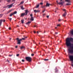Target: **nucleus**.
<instances>
[{
  "label": "nucleus",
  "instance_id": "obj_1",
  "mask_svg": "<svg viewBox=\"0 0 73 73\" xmlns=\"http://www.w3.org/2000/svg\"><path fill=\"white\" fill-rule=\"evenodd\" d=\"M71 41H73V38H67L66 40V44L67 46H71L72 44H71Z\"/></svg>",
  "mask_w": 73,
  "mask_h": 73
},
{
  "label": "nucleus",
  "instance_id": "obj_2",
  "mask_svg": "<svg viewBox=\"0 0 73 73\" xmlns=\"http://www.w3.org/2000/svg\"><path fill=\"white\" fill-rule=\"evenodd\" d=\"M25 13H23L21 14L20 17H24V16H27L28 15V10L25 11Z\"/></svg>",
  "mask_w": 73,
  "mask_h": 73
},
{
  "label": "nucleus",
  "instance_id": "obj_3",
  "mask_svg": "<svg viewBox=\"0 0 73 73\" xmlns=\"http://www.w3.org/2000/svg\"><path fill=\"white\" fill-rule=\"evenodd\" d=\"M68 51L69 53L71 54H73V46L71 47V48L68 49Z\"/></svg>",
  "mask_w": 73,
  "mask_h": 73
},
{
  "label": "nucleus",
  "instance_id": "obj_4",
  "mask_svg": "<svg viewBox=\"0 0 73 73\" xmlns=\"http://www.w3.org/2000/svg\"><path fill=\"white\" fill-rule=\"evenodd\" d=\"M25 59L27 61H29V62H31L32 61V58L31 57H26Z\"/></svg>",
  "mask_w": 73,
  "mask_h": 73
},
{
  "label": "nucleus",
  "instance_id": "obj_5",
  "mask_svg": "<svg viewBox=\"0 0 73 73\" xmlns=\"http://www.w3.org/2000/svg\"><path fill=\"white\" fill-rule=\"evenodd\" d=\"M16 40L17 41V44H21V42L19 40V38H17Z\"/></svg>",
  "mask_w": 73,
  "mask_h": 73
},
{
  "label": "nucleus",
  "instance_id": "obj_6",
  "mask_svg": "<svg viewBox=\"0 0 73 73\" xmlns=\"http://www.w3.org/2000/svg\"><path fill=\"white\" fill-rule=\"evenodd\" d=\"M14 3H12L10 5H8L7 6L8 7H9L8 8H11V7H12Z\"/></svg>",
  "mask_w": 73,
  "mask_h": 73
},
{
  "label": "nucleus",
  "instance_id": "obj_7",
  "mask_svg": "<svg viewBox=\"0 0 73 73\" xmlns=\"http://www.w3.org/2000/svg\"><path fill=\"white\" fill-rule=\"evenodd\" d=\"M66 12L65 13H64L62 15V16L63 17H65L66 16Z\"/></svg>",
  "mask_w": 73,
  "mask_h": 73
},
{
  "label": "nucleus",
  "instance_id": "obj_8",
  "mask_svg": "<svg viewBox=\"0 0 73 73\" xmlns=\"http://www.w3.org/2000/svg\"><path fill=\"white\" fill-rule=\"evenodd\" d=\"M49 5H50V4L48 3H46V7H49Z\"/></svg>",
  "mask_w": 73,
  "mask_h": 73
},
{
  "label": "nucleus",
  "instance_id": "obj_9",
  "mask_svg": "<svg viewBox=\"0 0 73 73\" xmlns=\"http://www.w3.org/2000/svg\"><path fill=\"white\" fill-rule=\"evenodd\" d=\"M30 23H31V21H29L27 23H26V24L27 25H29L30 24Z\"/></svg>",
  "mask_w": 73,
  "mask_h": 73
},
{
  "label": "nucleus",
  "instance_id": "obj_10",
  "mask_svg": "<svg viewBox=\"0 0 73 73\" xmlns=\"http://www.w3.org/2000/svg\"><path fill=\"white\" fill-rule=\"evenodd\" d=\"M21 49H25V47L24 46H22L20 47Z\"/></svg>",
  "mask_w": 73,
  "mask_h": 73
},
{
  "label": "nucleus",
  "instance_id": "obj_11",
  "mask_svg": "<svg viewBox=\"0 0 73 73\" xmlns=\"http://www.w3.org/2000/svg\"><path fill=\"white\" fill-rule=\"evenodd\" d=\"M58 69H57V67H56L55 68V72L57 73V72H58Z\"/></svg>",
  "mask_w": 73,
  "mask_h": 73
},
{
  "label": "nucleus",
  "instance_id": "obj_12",
  "mask_svg": "<svg viewBox=\"0 0 73 73\" xmlns=\"http://www.w3.org/2000/svg\"><path fill=\"white\" fill-rule=\"evenodd\" d=\"M3 22V20L1 19L0 20V27L1 26L2 22Z\"/></svg>",
  "mask_w": 73,
  "mask_h": 73
},
{
  "label": "nucleus",
  "instance_id": "obj_13",
  "mask_svg": "<svg viewBox=\"0 0 73 73\" xmlns=\"http://www.w3.org/2000/svg\"><path fill=\"white\" fill-rule=\"evenodd\" d=\"M65 1L68 3H70V0H65Z\"/></svg>",
  "mask_w": 73,
  "mask_h": 73
},
{
  "label": "nucleus",
  "instance_id": "obj_14",
  "mask_svg": "<svg viewBox=\"0 0 73 73\" xmlns=\"http://www.w3.org/2000/svg\"><path fill=\"white\" fill-rule=\"evenodd\" d=\"M30 20L31 21H33V20H34V19H33V17H31L30 18Z\"/></svg>",
  "mask_w": 73,
  "mask_h": 73
},
{
  "label": "nucleus",
  "instance_id": "obj_15",
  "mask_svg": "<svg viewBox=\"0 0 73 73\" xmlns=\"http://www.w3.org/2000/svg\"><path fill=\"white\" fill-rule=\"evenodd\" d=\"M34 12H35V13H36V12H39V11L38 10H35L34 11Z\"/></svg>",
  "mask_w": 73,
  "mask_h": 73
},
{
  "label": "nucleus",
  "instance_id": "obj_16",
  "mask_svg": "<svg viewBox=\"0 0 73 73\" xmlns=\"http://www.w3.org/2000/svg\"><path fill=\"white\" fill-rule=\"evenodd\" d=\"M21 9H22V10H23V9H25V8H23V6H21Z\"/></svg>",
  "mask_w": 73,
  "mask_h": 73
},
{
  "label": "nucleus",
  "instance_id": "obj_17",
  "mask_svg": "<svg viewBox=\"0 0 73 73\" xmlns=\"http://www.w3.org/2000/svg\"><path fill=\"white\" fill-rule=\"evenodd\" d=\"M13 13L14 15H15V14H16L17 13V11H15Z\"/></svg>",
  "mask_w": 73,
  "mask_h": 73
},
{
  "label": "nucleus",
  "instance_id": "obj_18",
  "mask_svg": "<svg viewBox=\"0 0 73 73\" xmlns=\"http://www.w3.org/2000/svg\"><path fill=\"white\" fill-rule=\"evenodd\" d=\"M13 13L14 15H15V14H16L17 13V11H15Z\"/></svg>",
  "mask_w": 73,
  "mask_h": 73
},
{
  "label": "nucleus",
  "instance_id": "obj_19",
  "mask_svg": "<svg viewBox=\"0 0 73 73\" xmlns=\"http://www.w3.org/2000/svg\"><path fill=\"white\" fill-rule=\"evenodd\" d=\"M40 6V5L39 4L37 5H36V7H35L36 8H37L39 7V6Z\"/></svg>",
  "mask_w": 73,
  "mask_h": 73
},
{
  "label": "nucleus",
  "instance_id": "obj_20",
  "mask_svg": "<svg viewBox=\"0 0 73 73\" xmlns=\"http://www.w3.org/2000/svg\"><path fill=\"white\" fill-rule=\"evenodd\" d=\"M13 15V13H12L11 14L9 15V16L10 17H11Z\"/></svg>",
  "mask_w": 73,
  "mask_h": 73
},
{
  "label": "nucleus",
  "instance_id": "obj_21",
  "mask_svg": "<svg viewBox=\"0 0 73 73\" xmlns=\"http://www.w3.org/2000/svg\"><path fill=\"white\" fill-rule=\"evenodd\" d=\"M58 4H59V5H63V3L62 2H59V3H58Z\"/></svg>",
  "mask_w": 73,
  "mask_h": 73
},
{
  "label": "nucleus",
  "instance_id": "obj_22",
  "mask_svg": "<svg viewBox=\"0 0 73 73\" xmlns=\"http://www.w3.org/2000/svg\"><path fill=\"white\" fill-rule=\"evenodd\" d=\"M8 19L11 22V20H12V18H9V17H8Z\"/></svg>",
  "mask_w": 73,
  "mask_h": 73
},
{
  "label": "nucleus",
  "instance_id": "obj_23",
  "mask_svg": "<svg viewBox=\"0 0 73 73\" xmlns=\"http://www.w3.org/2000/svg\"><path fill=\"white\" fill-rule=\"evenodd\" d=\"M12 11V10H9V11H7V14L9 13H10Z\"/></svg>",
  "mask_w": 73,
  "mask_h": 73
},
{
  "label": "nucleus",
  "instance_id": "obj_24",
  "mask_svg": "<svg viewBox=\"0 0 73 73\" xmlns=\"http://www.w3.org/2000/svg\"><path fill=\"white\" fill-rule=\"evenodd\" d=\"M3 16V15L2 14H0V18L2 17Z\"/></svg>",
  "mask_w": 73,
  "mask_h": 73
},
{
  "label": "nucleus",
  "instance_id": "obj_25",
  "mask_svg": "<svg viewBox=\"0 0 73 73\" xmlns=\"http://www.w3.org/2000/svg\"><path fill=\"white\" fill-rule=\"evenodd\" d=\"M57 27H61V25L58 24L57 25Z\"/></svg>",
  "mask_w": 73,
  "mask_h": 73
},
{
  "label": "nucleus",
  "instance_id": "obj_26",
  "mask_svg": "<svg viewBox=\"0 0 73 73\" xmlns=\"http://www.w3.org/2000/svg\"><path fill=\"white\" fill-rule=\"evenodd\" d=\"M11 0H7V2H8V3H10V2H11Z\"/></svg>",
  "mask_w": 73,
  "mask_h": 73
},
{
  "label": "nucleus",
  "instance_id": "obj_27",
  "mask_svg": "<svg viewBox=\"0 0 73 73\" xmlns=\"http://www.w3.org/2000/svg\"><path fill=\"white\" fill-rule=\"evenodd\" d=\"M71 33L72 35H73V30L72 31H71Z\"/></svg>",
  "mask_w": 73,
  "mask_h": 73
},
{
  "label": "nucleus",
  "instance_id": "obj_28",
  "mask_svg": "<svg viewBox=\"0 0 73 73\" xmlns=\"http://www.w3.org/2000/svg\"><path fill=\"white\" fill-rule=\"evenodd\" d=\"M44 61H48L49 60L48 59H44Z\"/></svg>",
  "mask_w": 73,
  "mask_h": 73
},
{
  "label": "nucleus",
  "instance_id": "obj_29",
  "mask_svg": "<svg viewBox=\"0 0 73 73\" xmlns=\"http://www.w3.org/2000/svg\"><path fill=\"white\" fill-rule=\"evenodd\" d=\"M45 6H41V7L42 8H45Z\"/></svg>",
  "mask_w": 73,
  "mask_h": 73
},
{
  "label": "nucleus",
  "instance_id": "obj_30",
  "mask_svg": "<svg viewBox=\"0 0 73 73\" xmlns=\"http://www.w3.org/2000/svg\"><path fill=\"white\" fill-rule=\"evenodd\" d=\"M21 22L22 24H23V23H24V20H21Z\"/></svg>",
  "mask_w": 73,
  "mask_h": 73
},
{
  "label": "nucleus",
  "instance_id": "obj_31",
  "mask_svg": "<svg viewBox=\"0 0 73 73\" xmlns=\"http://www.w3.org/2000/svg\"><path fill=\"white\" fill-rule=\"evenodd\" d=\"M24 1H22L20 3V4H23L24 3Z\"/></svg>",
  "mask_w": 73,
  "mask_h": 73
},
{
  "label": "nucleus",
  "instance_id": "obj_32",
  "mask_svg": "<svg viewBox=\"0 0 73 73\" xmlns=\"http://www.w3.org/2000/svg\"><path fill=\"white\" fill-rule=\"evenodd\" d=\"M6 61L8 62H9V60H8V59H7Z\"/></svg>",
  "mask_w": 73,
  "mask_h": 73
},
{
  "label": "nucleus",
  "instance_id": "obj_33",
  "mask_svg": "<svg viewBox=\"0 0 73 73\" xmlns=\"http://www.w3.org/2000/svg\"><path fill=\"white\" fill-rule=\"evenodd\" d=\"M40 5H43V3H40Z\"/></svg>",
  "mask_w": 73,
  "mask_h": 73
},
{
  "label": "nucleus",
  "instance_id": "obj_34",
  "mask_svg": "<svg viewBox=\"0 0 73 73\" xmlns=\"http://www.w3.org/2000/svg\"><path fill=\"white\" fill-rule=\"evenodd\" d=\"M22 40H23V39H19V40L21 42V41H22Z\"/></svg>",
  "mask_w": 73,
  "mask_h": 73
},
{
  "label": "nucleus",
  "instance_id": "obj_35",
  "mask_svg": "<svg viewBox=\"0 0 73 73\" xmlns=\"http://www.w3.org/2000/svg\"><path fill=\"white\" fill-rule=\"evenodd\" d=\"M71 4H68V3H66V5H71Z\"/></svg>",
  "mask_w": 73,
  "mask_h": 73
},
{
  "label": "nucleus",
  "instance_id": "obj_36",
  "mask_svg": "<svg viewBox=\"0 0 73 73\" xmlns=\"http://www.w3.org/2000/svg\"><path fill=\"white\" fill-rule=\"evenodd\" d=\"M33 27H34V28H35V27H37L34 25L33 26Z\"/></svg>",
  "mask_w": 73,
  "mask_h": 73
},
{
  "label": "nucleus",
  "instance_id": "obj_37",
  "mask_svg": "<svg viewBox=\"0 0 73 73\" xmlns=\"http://www.w3.org/2000/svg\"><path fill=\"white\" fill-rule=\"evenodd\" d=\"M3 23H5V20H3Z\"/></svg>",
  "mask_w": 73,
  "mask_h": 73
},
{
  "label": "nucleus",
  "instance_id": "obj_38",
  "mask_svg": "<svg viewBox=\"0 0 73 73\" xmlns=\"http://www.w3.org/2000/svg\"><path fill=\"white\" fill-rule=\"evenodd\" d=\"M31 56H34V54H32Z\"/></svg>",
  "mask_w": 73,
  "mask_h": 73
},
{
  "label": "nucleus",
  "instance_id": "obj_39",
  "mask_svg": "<svg viewBox=\"0 0 73 73\" xmlns=\"http://www.w3.org/2000/svg\"><path fill=\"white\" fill-rule=\"evenodd\" d=\"M63 11H65L66 12V10L65 9H63Z\"/></svg>",
  "mask_w": 73,
  "mask_h": 73
},
{
  "label": "nucleus",
  "instance_id": "obj_40",
  "mask_svg": "<svg viewBox=\"0 0 73 73\" xmlns=\"http://www.w3.org/2000/svg\"><path fill=\"white\" fill-rule=\"evenodd\" d=\"M33 15H32V14H31L30 15V16L31 17H33Z\"/></svg>",
  "mask_w": 73,
  "mask_h": 73
},
{
  "label": "nucleus",
  "instance_id": "obj_41",
  "mask_svg": "<svg viewBox=\"0 0 73 73\" xmlns=\"http://www.w3.org/2000/svg\"><path fill=\"white\" fill-rule=\"evenodd\" d=\"M19 54H17V57H18V56H19Z\"/></svg>",
  "mask_w": 73,
  "mask_h": 73
},
{
  "label": "nucleus",
  "instance_id": "obj_42",
  "mask_svg": "<svg viewBox=\"0 0 73 73\" xmlns=\"http://www.w3.org/2000/svg\"><path fill=\"white\" fill-rule=\"evenodd\" d=\"M22 62H24V61H25V60H22Z\"/></svg>",
  "mask_w": 73,
  "mask_h": 73
},
{
  "label": "nucleus",
  "instance_id": "obj_43",
  "mask_svg": "<svg viewBox=\"0 0 73 73\" xmlns=\"http://www.w3.org/2000/svg\"><path fill=\"white\" fill-rule=\"evenodd\" d=\"M33 33H36V32L35 31H34Z\"/></svg>",
  "mask_w": 73,
  "mask_h": 73
},
{
  "label": "nucleus",
  "instance_id": "obj_44",
  "mask_svg": "<svg viewBox=\"0 0 73 73\" xmlns=\"http://www.w3.org/2000/svg\"><path fill=\"white\" fill-rule=\"evenodd\" d=\"M35 25L37 27V24L36 23Z\"/></svg>",
  "mask_w": 73,
  "mask_h": 73
},
{
  "label": "nucleus",
  "instance_id": "obj_45",
  "mask_svg": "<svg viewBox=\"0 0 73 73\" xmlns=\"http://www.w3.org/2000/svg\"><path fill=\"white\" fill-rule=\"evenodd\" d=\"M61 20L60 19H58V21H61Z\"/></svg>",
  "mask_w": 73,
  "mask_h": 73
},
{
  "label": "nucleus",
  "instance_id": "obj_46",
  "mask_svg": "<svg viewBox=\"0 0 73 73\" xmlns=\"http://www.w3.org/2000/svg\"><path fill=\"white\" fill-rule=\"evenodd\" d=\"M55 34L56 35H57V34H58V32H55Z\"/></svg>",
  "mask_w": 73,
  "mask_h": 73
},
{
  "label": "nucleus",
  "instance_id": "obj_47",
  "mask_svg": "<svg viewBox=\"0 0 73 73\" xmlns=\"http://www.w3.org/2000/svg\"><path fill=\"white\" fill-rule=\"evenodd\" d=\"M9 30H11V27H9Z\"/></svg>",
  "mask_w": 73,
  "mask_h": 73
},
{
  "label": "nucleus",
  "instance_id": "obj_48",
  "mask_svg": "<svg viewBox=\"0 0 73 73\" xmlns=\"http://www.w3.org/2000/svg\"><path fill=\"white\" fill-rule=\"evenodd\" d=\"M56 3H57V4H58V3H58V1H56Z\"/></svg>",
  "mask_w": 73,
  "mask_h": 73
},
{
  "label": "nucleus",
  "instance_id": "obj_49",
  "mask_svg": "<svg viewBox=\"0 0 73 73\" xmlns=\"http://www.w3.org/2000/svg\"><path fill=\"white\" fill-rule=\"evenodd\" d=\"M22 40H25V38H22Z\"/></svg>",
  "mask_w": 73,
  "mask_h": 73
},
{
  "label": "nucleus",
  "instance_id": "obj_50",
  "mask_svg": "<svg viewBox=\"0 0 73 73\" xmlns=\"http://www.w3.org/2000/svg\"><path fill=\"white\" fill-rule=\"evenodd\" d=\"M17 47H18V46H15V48H17Z\"/></svg>",
  "mask_w": 73,
  "mask_h": 73
},
{
  "label": "nucleus",
  "instance_id": "obj_51",
  "mask_svg": "<svg viewBox=\"0 0 73 73\" xmlns=\"http://www.w3.org/2000/svg\"><path fill=\"white\" fill-rule=\"evenodd\" d=\"M46 17L47 18H49V16H47Z\"/></svg>",
  "mask_w": 73,
  "mask_h": 73
},
{
  "label": "nucleus",
  "instance_id": "obj_52",
  "mask_svg": "<svg viewBox=\"0 0 73 73\" xmlns=\"http://www.w3.org/2000/svg\"><path fill=\"white\" fill-rule=\"evenodd\" d=\"M36 33H39V32H38V31H37L36 32Z\"/></svg>",
  "mask_w": 73,
  "mask_h": 73
},
{
  "label": "nucleus",
  "instance_id": "obj_53",
  "mask_svg": "<svg viewBox=\"0 0 73 73\" xmlns=\"http://www.w3.org/2000/svg\"><path fill=\"white\" fill-rule=\"evenodd\" d=\"M44 11H45V10H44V11H42V12H43V13L44 12Z\"/></svg>",
  "mask_w": 73,
  "mask_h": 73
},
{
  "label": "nucleus",
  "instance_id": "obj_54",
  "mask_svg": "<svg viewBox=\"0 0 73 73\" xmlns=\"http://www.w3.org/2000/svg\"><path fill=\"white\" fill-rule=\"evenodd\" d=\"M45 56V54H44L42 55V56Z\"/></svg>",
  "mask_w": 73,
  "mask_h": 73
},
{
  "label": "nucleus",
  "instance_id": "obj_55",
  "mask_svg": "<svg viewBox=\"0 0 73 73\" xmlns=\"http://www.w3.org/2000/svg\"><path fill=\"white\" fill-rule=\"evenodd\" d=\"M55 28V29H57V27H56Z\"/></svg>",
  "mask_w": 73,
  "mask_h": 73
},
{
  "label": "nucleus",
  "instance_id": "obj_56",
  "mask_svg": "<svg viewBox=\"0 0 73 73\" xmlns=\"http://www.w3.org/2000/svg\"><path fill=\"white\" fill-rule=\"evenodd\" d=\"M45 46L46 47V48H47V47Z\"/></svg>",
  "mask_w": 73,
  "mask_h": 73
},
{
  "label": "nucleus",
  "instance_id": "obj_57",
  "mask_svg": "<svg viewBox=\"0 0 73 73\" xmlns=\"http://www.w3.org/2000/svg\"><path fill=\"white\" fill-rule=\"evenodd\" d=\"M45 33V31H44V33Z\"/></svg>",
  "mask_w": 73,
  "mask_h": 73
},
{
  "label": "nucleus",
  "instance_id": "obj_58",
  "mask_svg": "<svg viewBox=\"0 0 73 73\" xmlns=\"http://www.w3.org/2000/svg\"><path fill=\"white\" fill-rule=\"evenodd\" d=\"M43 50L44 51V52H45V50Z\"/></svg>",
  "mask_w": 73,
  "mask_h": 73
},
{
  "label": "nucleus",
  "instance_id": "obj_59",
  "mask_svg": "<svg viewBox=\"0 0 73 73\" xmlns=\"http://www.w3.org/2000/svg\"><path fill=\"white\" fill-rule=\"evenodd\" d=\"M72 66H73V64L72 65Z\"/></svg>",
  "mask_w": 73,
  "mask_h": 73
},
{
  "label": "nucleus",
  "instance_id": "obj_60",
  "mask_svg": "<svg viewBox=\"0 0 73 73\" xmlns=\"http://www.w3.org/2000/svg\"><path fill=\"white\" fill-rule=\"evenodd\" d=\"M55 13H56V11H55Z\"/></svg>",
  "mask_w": 73,
  "mask_h": 73
},
{
  "label": "nucleus",
  "instance_id": "obj_61",
  "mask_svg": "<svg viewBox=\"0 0 73 73\" xmlns=\"http://www.w3.org/2000/svg\"><path fill=\"white\" fill-rule=\"evenodd\" d=\"M4 10H3V11H2V12H4Z\"/></svg>",
  "mask_w": 73,
  "mask_h": 73
},
{
  "label": "nucleus",
  "instance_id": "obj_62",
  "mask_svg": "<svg viewBox=\"0 0 73 73\" xmlns=\"http://www.w3.org/2000/svg\"><path fill=\"white\" fill-rule=\"evenodd\" d=\"M9 39H10V40H11V38H10Z\"/></svg>",
  "mask_w": 73,
  "mask_h": 73
},
{
  "label": "nucleus",
  "instance_id": "obj_63",
  "mask_svg": "<svg viewBox=\"0 0 73 73\" xmlns=\"http://www.w3.org/2000/svg\"><path fill=\"white\" fill-rule=\"evenodd\" d=\"M9 56H11V55H9Z\"/></svg>",
  "mask_w": 73,
  "mask_h": 73
},
{
  "label": "nucleus",
  "instance_id": "obj_64",
  "mask_svg": "<svg viewBox=\"0 0 73 73\" xmlns=\"http://www.w3.org/2000/svg\"><path fill=\"white\" fill-rule=\"evenodd\" d=\"M39 44H40V43H39Z\"/></svg>",
  "mask_w": 73,
  "mask_h": 73
}]
</instances>
